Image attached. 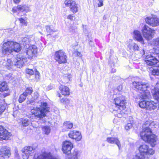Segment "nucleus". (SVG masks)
Wrapping results in <instances>:
<instances>
[{"mask_svg":"<svg viewBox=\"0 0 159 159\" xmlns=\"http://www.w3.org/2000/svg\"><path fill=\"white\" fill-rule=\"evenodd\" d=\"M133 85L134 87L138 91L142 92L139 96V98L143 100L139 102V105L143 108H146L147 110L151 111L158 108L159 109V102L156 101H148L143 100L149 99L151 98L150 93L148 91L147 89L149 84L147 83L143 82H134Z\"/></svg>","mask_w":159,"mask_h":159,"instance_id":"nucleus-1","label":"nucleus"},{"mask_svg":"<svg viewBox=\"0 0 159 159\" xmlns=\"http://www.w3.org/2000/svg\"><path fill=\"white\" fill-rule=\"evenodd\" d=\"M150 125L148 121H147L143 125L142 131L140 133V135L143 141L149 143L152 147H153L156 144L157 139L155 135L152 134L151 130L148 127Z\"/></svg>","mask_w":159,"mask_h":159,"instance_id":"nucleus-2","label":"nucleus"},{"mask_svg":"<svg viewBox=\"0 0 159 159\" xmlns=\"http://www.w3.org/2000/svg\"><path fill=\"white\" fill-rule=\"evenodd\" d=\"M49 107L46 102H41L39 107H36L31 110V112L39 120H42V122H45L43 118L46 116V114L49 111Z\"/></svg>","mask_w":159,"mask_h":159,"instance_id":"nucleus-3","label":"nucleus"},{"mask_svg":"<svg viewBox=\"0 0 159 159\" xmlns=\"http://www.w3.org/2000/svg\"><path fill=\"white\" fill-rule=\"evenodd\" d=\"M139 153H138L134 156L133 159H146L148 158V156L152 155L154 151L152 149L149 148L148 146L146 144H143L139 148Z\"/></svg>","mask_w":159,"mask_h":159,"instance_id":"nucleus-4","label":"nucleus"},{"mask_svg":"<svg viewBox=\"0 0 159 159\" xmlns=\"http://www.w3.org/2000/svg\"><path fill=\"white\" fill-rule=\"evenodd\" d=\"M153 54L154 56L148 55L146 57L145 61L148 66H154L159 62V49H156Z\"/></svg>","mask_w":159,"mask_h":159,"instance_id":"nucleus-5","label":"nucleus"},{"mask_svg":"<svg viewBox=\"0 0 159 159\" xmlns=\"http://www.w3.org/2000/svg\"><path fill=\"white\" fill-rule=\"evenodd\" d=\"M14 42L11 40L4 43L2 48V52L3 54L9 55L13 52L12 47Z\"/></svg>","mask_w":159,"mask_h":159,"instance_id":"nucleus-6","label":"nucleus"},{"mask_svg":"<svg viewBox=\"0 0 159 159\" xmlns=\"http://www.w3.org/2000/svg\"><path fill=\"white\" fill-rule=\"evenodd\" d=\"M55 58L56 61L59 64L64 63L67 61V56L66 54L61 50L56 52Z\"/></svg>","mask_w":159,"mask_h":159,"instance_id":"nucleus-7","label":"nucleus"},{"mask_svg":"<svg viewBox=\"0 0 159 159\" xmlns=\"http://www.w3.org/2000/svg\"><path fill=\"white\" fill-rule=\"evenodd\" d=\"M142 32L143 37L147 40H150L152 38L154 30L145 25L142 29Z\"/></svg>","mask_w":159,"mask_h":159,"instance_id":"nucleus-8","label":"nucleus"},{"mask_svg":"<svg viewBox=\"0 0 159 159\" xmlns=\"http://www.w3.org/2000/svg\"><path fill=\"white\" fill-rule=\"evenodd\" d=\"M114 102L116 106L119 107L120 110L124 109L125 107V99L124 96L120 95L114 99Z\"/></svg>","mask_w":159,"mask_h":159,"instance_id":"nucleus-9","label":"nucleus"},{"mask_svg":"<svg viewBox=\"0 0 159 159\" xmlns=\"http://www.w3.org/2000/svg\"><path fill=\"white\" fill-rule=\"evenodd\" d=\"M64 3L65 6L69 7L70 11L74 13H75L78 12V5L75 1L73 0H66Z\"/></svg>","mask_w":159,"mask_h":159,"instance_id":"nucleus-10","label":"nucleus"},{"mask_svg":"<svg viewBox=\"0 0 159 159\" xmlns=\"http://www.w3.org/2000/svg\"><path fill=\"white\" fill-rule=\"evenodd\" d=\"M25 52L28 55V57L31 59L33 56L36 54L37 51V48L34 45L26 46L25 49Z\"/></svg>","mask_w":159,"mask_h":159,"instance_id":"nucleus-11","label":"nucleus"},{"mask_svg":"<svg viewBox=\"0 0 159 159\" xmlns=\"http://www.w3.org/2000/svg\"><path fill=\"white\" fill-rule=\"evenodd\" d=\"M10 155V151L9 147L3 146L0 151V159H7Z\"/></svg>","mask_w":159,"mask_h":159,"instance_id":"nucleus-12","label":"nucleus"},{"mask_svg":"<svg viewBox=\"0 0 159 159\" xmlns=\"http://www.w3.org/2000/svg\"><path fill=\"white\" fill-rule=\"evenodd\" d=\"M73 147V144L69 141H65L63 143L62 149L64 153L69 155L71 153V150Z\"/></svg>","mask_w":159,"mask_h":159,"instance_id":"nucleus-13","label":"nucleus"},{"mask_svg":"<svg viewBox=\"0 0 159 159\" xmlns=\"http://www.w3.org/2000/svg\"><path fill=\"white\" fill-rule=\"evenodd\" d=\"M68 135L69 138L75 139L76 141H80L82 139L81 133L76 130L70 131Z\"/></svg>","mask_w":159,"mask_h":159,"instance_id":"nucleus-14","label":"nucleus"},{"mask_svg":"<svg viewBox=\"0 0 159 159\" xmlns=\"http://www.w3.org/2000/svg\"><path fill=\"white\" fill-rule=\"evenodd\" d=\"M146 22L152 27L157 26L159 25V19L157 18L147 17L145 20Z\"/></svg>","mask_w":159,"mask_h":159,"instance_id":"nucleus-15","label":"nucleus"},{"mask_svg":"<svg viewBox=\"0 0 159 159\" xmlns=\"http://www.w3.org/2000/svg\"><path fill=\"white\" fill-rule=\"evenodd\" d=\"M25 60V59L22 57H17L13 60L14 65L17 68H21L23 66Z\"/></svg>","mask_w":159,"mask_h":159,"instance_id":"nucleus-16","label":"nucleus"},{"mask_svg":"<svg viewBox=\"0 0 159 159\" xmlns=\"http://www.w3.org/2000/svg\"><path fill=\"white\" fill-rule=\"evenodd\" d=\"M107 141L111 144H115L118 147L120 150L121 148V144L119 139L116 137H108L107 139Z\"/></svg>","mask_w":159,"mask_h":159,"instance_id":"nucleus-17","label":"nucleus"},{"mask_svg":"<svg viewBox=\"0 0 159 159\" xmlns=\"http://www.w3.org/2000/svg\"><path fill=\"white\" fill-rule=\"evenodd\" d=\"M50 157V153L46 152L42 154H35L33 159H49Z\"/></svg>","mask_w":159,"mask_h":159,"instance_id":"nucleus-18","label":"nucleus"},{"mask_svg":"<svg viewBox=\"0 0 159 159\" xmlns=\"http://www.w3.org/2000/svg\"><path fill=\"white\" fill-rule=\"evenodd\" d=\"M134 38L138 41L143 44H144V40L140 32L138 30H135L134 31Z\"/></svg>","mask_w":159,"mask_h":159,"instance_id":"nucleus-19","label":"nucleus"},{"mask_svg":"<svg viewBox=\"0 0 159 159\" xmlns=\"http://www.w3.org/2000/svg\"><path fill=\"white\" fill-rule=\"evenodd\" d=\"M68 159H78L80 156L81 152L77 149H75L72 151Z\"/></svg>","mask_w":159,"mask_h":159,"instance_id":"nucleus-20","label":"nucleus"},{"mask_svg":"<svg viewBox=\"0 0 159 159\" xmlns=\"http://www.w3.org/2000/svg\"><path fill=\"white\" fill-rule=\"evenodd\" d=\"M59 89L61 91V94L65 96L70 95V90L66 86H59Z\"/></svg>","mask_w":159,"mask_h":159,"instance_id":"nucleus-21","label":"nucleus"},{"mask_svg":"<svg viewBox=\"0 0 159 159\" xmlns=\"http://www.w3.org/2000/svg\"><path fill=\"white\" fill-rule=\"evenodd\" d=\"M57 96L60 98V101L61 103L67 105H70L72 104L71 103V101L68 98L65 97L61 98L62 96L59 93L57 94Z\"/></svg>","mask_w":159,"mask_h":159,"instance_id":"nucleus-22","label":"nucleus"},{"mask_svg":"<svg viewBox=\"0 0 159 159\" xmlns=\"http://www.w3.org/2000/svg\"><path fill=\"white\" fill-rule=\"evenodd\" d=\"M152 93L153 94L154 98L157 101L159 102V89L156 88H154V89L152 90Z\"/></svg>","mask_w":159,"mask_h":159,"instance_id":"nucleus-23","label":"nucleus"},{"mask_svg":"<svg viewBox=\"0 0 159 159\" xmlns=\"http://www.w3.org/2000/svg\"><path fill=\"white\" fill-rule=\"evenodd\" d=\"M4 132L3 135H2L1 139V140H9L11 136V134L10 132H9L6 129L4 130Z\"/></svg>","mask_w":159,"mask_h":159,"instance_id":"nucleus-24","label":"nucleus"},{"mask_svg":"<svg viewBox=\"0 0 159 159\" xmlns=\"http://www.w3.org/2000/svg\"><path fill=\"white\" fill-rule=\"evenodd\" d=\"M17 9L18 11L22 12L25 11L27 12L30 11L29 7L26 5H19L17 6Z\"/></svg>","mask_w":159,"mask_h":159,"instance_id":"nucleus-25","label":"nucleus"},{"mask_svg":"<svg viewBox=\"0 0 159 159\" xmlns=\"http://www.w3.org/2000/svg\"><path fill=\"white\" fill-rule=\"evenodd\" d=\"M128 47L130 50H133L135 51H138L139 49V48L138 44L135 43H129V45H128Z\"/></svg>","mask_w":159,"mask_h":159,"instance_id":"nucleus-26","label":"nucleus"},{"mask_svg":"<svg viewBox=\"0 0 159 159\" xmlns=\"http://www.w3.org/2000/svg\"><path fill=\"white\" fill-rule=\"evenodd\" d=\"M13 52H19L21 50V47L20 44L14 42V44L12 47Z\"/></svg>","mask_w":159,"mask_h":159,"instance_id":"nucleus-27","label":"nucleus"},{"mask_svg":"<svg viewBox=\"0 0 159 159\" xmlns=\"http://www.w3.org/2000/svg\"><path fill=\"white\" fill-rule=\"evenodd\" d=\"M4 65H5L8 69H10L14 66L13 61H12L10 59H8L6 62L5 64Z\"/></svg>","mask_w":159,"mask_h":159,"instance_id":"nucleus-28","label":"nucleus"},{"mask_svg":"<svg viewBox=\"0 0 159 159\" xmlns=\"http://www.w3.org/2000/svg\"><path fill=\"white\" fill-rule=\"evenodd\" d=\"M151 70L152 74L153 75H159V65L157 66H155L151 68Z\"/></svg>","mask_w":159,"mask_h":159,"instance_id":"nucleus-29","label":"nucleus"},{"mask_svg":"<svg viewBox=\"0 0 159 159\" xmlns=\"http://www.w3.org/2000/svg\"><path fill=\"white\" fill-rule=\"evenodd\" d=\"M8 89L7 85L5 82H2L0 84V91L2 92Z\"/></svg>","mask_w":159,"mask_h":159,"instance_id":"nucleus-30","label":"nucleus"},{"mask_svg":"<svg viewBox=\"0 0 159 159\" xmlns=\"http://www.w3.org/2000/svg\"><path fill=\"white\" fill-rule=\"evenodd\" d=\"M22 152L23 154L22 155V156L23 159H28L30 155L32 154L31 153L28 152V151H25L24 150H23Z\"/></svg>","mask_w":159,"mask_h":159,"instance_id":"nucleus-31","label":"nucleus"},{"mask_svg":"<svg viewBox=\"0 0 159 159\" xmlns=\"http://www.w3.org/2000/svg\"><path fill=\"white\" fill-rule=\"evenodd\" d=\"M39 97V94L37 92H35L32 96V98L30 99V102H34Z\"/></svg>","mask_w":159,"mask_h":159,"instance_id":"nucleus-32","label":"nucleus"},{"mask_svg":"<svg viewBox=\"0 0 159 159\" xmlns=\"http://www.w3.org/2000/svg\"><path fill=\"white\" fill-rule=\"evenodd\" d=\"M64 127L67 129H71L73 126V123L70 122L68 121L65 122L63 125Z\"/></svg>","mask_w":159,"mask_h":159,"instance_id":"nucleus-33","label":"nucleus"},{"mask_svg":"<svg viewBox=\"0 0 159 159\" xmlns=\"http://www.w3.org/2000/svg\"><path fill=\"white\" fill-rule=\"evenodd\" d=\"M29 43V39L25 37L22 39L21 44H23L26 47V46L30 45Z\"/></svg>","mask_w":159,"mask_h":159,"instance_id":"nucleus-34","label":"nucleus"},{"mask_svg":"<svg viewBox=\"0 0 159 159\" xmlns=\"http://www.w3.org/2000/svg\"><path fill=\"white\" fill-rule=\"evenodd\" d=\"M43 130L45 134H48L50 132L51 128L48 126H44L43 127Z\"/></svg>","mask_w":159,"mask_h":159,"instance_id":"nucleus-35","label":"nucleus"},{"mask_svg":"<svg viewBox=\"0 0 159 159\" xmlns=\"http://www.w3.org/2000/svg\"><path fill=\"white\" fill-rule=\"evenodd\" d=\"M33 91V90L31 87H29L27 88L25 92H24L23 93H25V95L27 96H28L29 95H30L31 94Z\"/></svg>","mask_w":159,"mask_h":159,"instance_id":"nucleus-36","label":"nucleus"},{"mask_svg":"<svg viewBox=\"0 0 159 159\" xmlns=\"http://www.w3.org/2000/svg\"><path fill=\"white\" fill-rule=\"evenodd\" d=\"M27 96L25 95V93H23L20 95L19 98V101L20 103H22L25 99Z\"/></svg>","mask_w":159,"mask_h":159,"instance_id":"nucleus-37","label":"nucleus"},{"mask_svg":"<svg viewBox=\"0 0 159 159\" xmlns=\"http://www.w3.org/2000/svg\"><path fill=\"white\" fill-rule=\"evenodd\" d=\"M29 124V121L28 119H22L21 125L23 126H27Z\"/></svg>","mask_w":159,"mask_h":159,"instance_id":"nucleus-38","label":"nucleus"},{"mask_svg":"<svg viewBox=\"0 0 159 159\" xmlns=\"http://www.w3.org/2000/svg\"><path fill=\"white\" fill-rule=\"evenodd\" d=\"M35 148H33L32 147L29 146L25 147L24 148V150L25 151H28V152L31 153L32 151L35 149Z\"/></svg>","mask_w":159,"mask_h":159,"instance_id":"nucleus-39","label":"nucleus"},{"mask_svg":"<svg viewBox=\"0 0 159 159\" xmlns=\"http://www.w3.org/2000/svg\"><path fill=\"white\" fill-rule=\"evenodd\" d=\"M45 28L48 35L50 34L53 32V30L51 28L50 26L47 25L45 26Z\"/></svg>","mask_w":159,"mask_h":159,"instance_id":"nucleus-40","label":"nucleus"},{"mask_svg":"<svg viewBox=\"0 0 159 159\" xmlns=\"http://www.w3.org/2000/svg\"><path fill=\"white\" fill-rule=\"evenodd\" d=\"M6 129L4 128L3 126L0 125V140L1 139L2 135H3V134L5 131L4 130H6Z\"/></svg>","mask_w":159,"mask_h":159,"instance_id":"nucleus-41","label":"nucleus"},{"mask_svg":"<svg viewBox=\"0 0 159 159\" xmlns=\"http://www.w3.org/2000/svg\"><path fill=\"white\" fill-rule=\"evenodd\" d=\"M133 127L132 124L131 123H128L125 126V128L127 130H129L130 129L132 128Z\"/></svg>","mask_w":159,"mask_h":159,"instance_id":"nucleus-42","label":"nucleus"},{"mask_svg":"<svg viewBox=\"0 0 159 159\" xmlns=\"http://www.w3.org/2000/svg\"><path fill=\"white\" fill-rule=\"evenodd\" d=\"M153 43L155 46H159V38H157L153 40Z\"/></svg>","mask_w":159,"mask_h":159,"instance_id":"nucleus-43","label":"nucleus"},{"mask_svg":"<svg viewBox=\"0 0 159 159\" xmlns=\"http://www.w3.org/2000/svg\"><path fill=\"white\" fill-rule=\"evenodd\" d=\"M34 69H28L26 70V71L28 74L30 75H34L35 72Z\"/></svg>","mask_w":159,"mask_h":159,"instance_id":"nucleus-44","label":"nucleus"},{"mask_svg":"<svg viewBox=\"0 0 159 159\" xmlns=\"http://www.w3.org/2000/svg\"><path fill=\"white\" fill-rule=\"evenodd\" d=\"M77 27L76 26H74L72 25H71L69 28V30L72 32H75V30L77 29Z\"/></svg>","mask_w":159,"mask_h":159,"instance_id":"nucleus-45","label":"nucleus"},{"mask_svg":"<svg viewBox=\"0 0 159 159\" xmlns=\"http://www.w3.org/2000/svg\"><path fill=\"white\" fill-rule=\"evenodd\" d=\"M6 109L5 106L0 104V115Z\"/></svg>","mask_w":159,"mask_h":159,"instance_id":"nucleus-46","label":"nucleus"},{"mask_svg":"<svg viewBox=\"0 0 159 159\" xmlns=\"http://www.w3.org/2000/svg\"><path fill=\"white\" fill-rule=\"evenodd\" d=\"M98 7H100L103 6V1L102 0H98Z\"/></svg>","mask_w":159,"mask_h":159,"instance_id":"nucleus-47","label":"nucleus"},{"mask_svg":"<svg viewBox=\"0 0 159 159\" xmlns=\"http://www.w3.org/2000/svg\"><path fill=\"white\" fill-rule=\"evenodd\" d=\"M75 16L74 15L70 14L68 15V16H67V18L72 20H73V18Z\"/></svg>","mask_w":159,"mask_h":159,"instance_id":"nucleus-48","label":"nucleus"},{"mask_svg":"<svg viewBox=\"0 0 159 159\" xmlns=\"http://www.w3.org/2000/svg\"><path fill=\"white\" fill-rule=\"evenodd\" d=\"M74 54L75 55H76L77 56L80 57H81V53L80 52H78L77 51H75L74 52Z\"/></svg>","mask_w":159,"mask_h":159,"instance_id":"nucleus-49","label":"nucleus"},{"mask_svg":"<svg viewBox=\"0 0 159 159\" xmlns=\"http://www.w3.org/2000/svg\"><path fill=\"white\" fill-rule=\"evenodd\" d=\"M34 71H35V72H34V74H35V75H36V77L39 78V72L38 71L36 70V69H34Z\"/></svg>","mask_w":159,"mask_h":159,"instance_id":"nucleus-50","label":"nucleus"},{"mask_svg":"<svg viewBox=\"0 0 159 159\" xmlns=\"http://www.w3.org/2000/svg\"><path fill=\"white\" fill-rule=\"evenodd\" d=\"M15 155L16 157H17L18 159L19 158V156L17 150L15 151Z\"/></svg>","mask_w":159,"mask_h":159,"instance_id":"nucleus-51","label":"nucleus"},{"mask_svg":"<svg viewBox=\"0 0 159 159\" xmlns=\"http://www.w3.org/2000/svg\"><path fill=\"white\" fill-rule=\"evenodd\" d=\"M21 23H24L25 22V20L24 19H22V18H20L19 19Z\"/></svg>","mask_w":159,"mask_h":159,"instance_id":"nucleus-52","label":"nucleus"},{"mask_svg":"<svg viewBox=\"0 0 159 159\" xmlns=\"http://www.w3.org/2000/svg\"><path fill=\"white\" fill-rule=\"evenodd\" d=\"M49 159H60L59 157H52L50 154V157Z\"/></svg>","mask_w":159,"mask_h":159,"instance_id":"nucleus-53","label":"nucleus"},{"mask_svg":"<svg viewBox=\"0 0 159 159\" xmlns=\"http://www.w3.org/2000/svg\"><path fill=\"white\" fill-rule=\"evenodd\" d=\"M13 1L15 3H18L20 2V0H13Z\"/></svg>","mask_w":159,"mask_h":159,"instance_id":"nucleus-54","label":"nucleus"},{"mask_svg":"<svg viewBox=\"0 0 159 159\" xmlns=\"http://www.w3.org/2000/svg\"><path fill=\"white\" fill-rule=\"evenodd\" d=\"M116 69H112L111 70V72L114 73L116 71Z\"/></svg>","mask_w":159,"mask_h":159,"instance_id":"nucleus-55","label":"nucleus"},{"mask_svg":"<svg viewBox=\"0 0 159 159\" xmlns=\"http://www.w3.org/2000/svg\"><path fill=\"white\" fill-rule=\"evenodd\" d=\"M88 107L90 109H91L92 108V106L91 105L89 104L88 105Z\"/></svg>","mask_w":159,"mask_h":159,"instance_id":"nucleus-56","label":"nucleus"},{"mask_svg":"<svg viewBox=\"0 0 159 159\" xmlns=\"http://www.w3.org/2000/svg\"><path fill=\"white\" fill-rule=\"evenodd\" d=\"M118 87L119 88H117L116 89V90H118L119 91H120V90H121V87H120V86H119Z\"/></svg>","mask_w":159,"mask_h":159,"instance_id":"nucleus-57","label":"nucleus"}]
</instances>
